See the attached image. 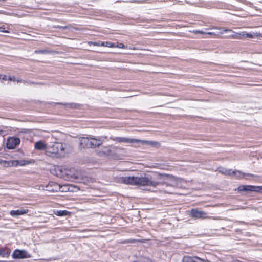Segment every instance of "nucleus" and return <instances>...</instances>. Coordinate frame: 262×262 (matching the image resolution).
<instances>
[{
	"instance_id": "f257e3e1",
	"label": "nucleus",
	"mask_w": 262,
	"mask_h": 262,
	"mask_svg": "<svg viewBox=\"0 0 262 262\" xmlns=\"http://www.w3.org/2000/svg\"><path fill=\"white\" fill-rule=\"evenodd\" d=\"M120 183H122L126 185H131L135 186H149L156 187L159 184V183L152 180L150 177H122L119 179L118 181Z\"/></svg>"
},
{
	"instance_id": "f03ea898",
	"label": "nucleus",
	"mask_w": 262,
	"mask_h": 262,
	"mask_svg": "<svg viewBox=\"0 0 262 262\" xmlns=\"http://www.w3.org/2000/svg\"><path fill=\"white\" fill-rule=\"evenodd\" d=\"M65 147L60 142H53L48 144L46 154L51 157H62L65 155Z\"/></svg>"
},
{
	"instance_id": "7ed1b4c3",
	"label": "nucleus",
	"mask_w": 262,
	"mask_h": 262,
	"mask_svg": "<svg viewBox=\"0 0 262 262\" xmlns=\"http://www.w3.org/2000/svg\"><path fill=\"white\" fill-rule=\"evenodd\" d=\"M190 216H191L192 218H194L195 219H208V218H211V217H209L207 215V213L204 211H203L202 210H200L196 208H193L191 209L189 211V213Z\"/></svg>"
},
{
	"instance_id": "20e7f679",
	"label": "nucleus",
	"mask_w": 262,
	"mask_h": 262,
	"mask_svg": "<svg viewBox=\"0 0 262 262\" xmlns=\"http://www.w3.org/2000/svg\"><path fill=\"white\" fill-rule=\"evenodd\" d=\"M110 139L117 142L125 143H136L138 141V139L124 137H114L112 136L110 137Z\"/></svg>"
},
{
	"instance_id": "39448f33",
	"label": "nucleus",
	"mask_w": 262,
	"mask_h": 262,
	"mask_svg": "<svg viewBox=\"0 0 262 262\" xmlns=\"http://www.w3.org/2000/svg\"><path fill=\"white\" fill-rule=\"evenodd\" d=\"M12 257L14 259H23L29 257L30 255L25 250L16 249L12 254Z\"/></svg>"
},
{
	"instance_id": "423d86ee",
	"label": "nucleus",
	"mask_w": 262,
	"mask_h": 262,
	"mask_svg": "<svg viewBox=\"0 0 262 262\" xmlns=\"http://www.w3.org/2000/svg\"><path fill=\"white\" fill-rule=\"evenodd\" d=\"M20 140L17 137H11L8 139L6 146L8 149H14L20 143Z\"/></svg>"
},
{
	"instance_id": "0eeeda50",
	"label": "nucleus",
	"mask_w": 262,
	"mask_h": 262,
	"mask_svg": "<svg viewBox=\"0 0 262 262\" xmlns=\"http://www.w3.org/2000/svg\"><path fill=\"white\" fill-rule=\"evenodd\" d=\"M62 188L57 183L51 182L45 186V190L50 192H58Z\"/></svg>"
},
{
	"instance_id": "6e6552de",
	"label": "nucleus",
	"mask_w": 262,
	"mask_h": 262,
	"mask_svg": "<svg viewBox=\"0 0 262 262\" xmlns=\"http://www.w3.org/2000/svg\"><path fill=\"white\" fill-rule=\"evenodd\" d=\"M79 145L81 149L90 148V136L89 137H82L79 138Z\"/></svg>"
},
{
	"instance_id": "1a4fd4ad",
	"label": "nucleus",
	"mask_w": 262,
	"mask_h": 262,
	"mask_svg": "<svg viewBox=\"0 0 262 262\" xmlns=\"http://www.w3.org/2000/svg\"><path fill=\"white\" fill-rule=\"evenodd\" d=\"M239 191H253L258 192L259 190V187L252 185H240L238 187Z\"/></svg>"
},
{
	"instance_id": "9d476101",
	"label": "nucleus",
	"mask_w": 262,
	"mask_h": 262,
	"mask_svg": "<svg viewBox=\"0 0 262 262\" xmlns=\"http://www.w3.org/2000/svg\"><path fill=\"white\" fill-rule=\"evenodd\" d=\"M183 262H210L208 260H205L198 257H191L185 256L183 258Z\"/></svg>"
},
{
	"instance_id": "9b49d317",
	"label": "nucleus",
	"mask_w": 262,
	"mask_h": 262,
	"mask_svg": "<svg viewBox=\"0 0 262 262\" xmlns=\"http://www.w3.org/2000/svg\"><path fill=\"white\" fill-rule=\"evenodd\" d=\"M0 164L4 167H16L17 162L14 160L6 161L1 159Z\"/></svg>"
},
{
	"instance_id": "f8f14e48",
	"label": "nucleus",
	"mask_w": 262,
	"mask_h": 262,
	"mask_svg": "<svg viewBox=\"0 0 262 262\" xmlns=\"http://www.w3.org/2000/svg\"><path fill=\"white\" fill-rule=\"evenodd\" d=\"M91 148H96L101 145L103 141L99 138H96L90 136Z\"/></svg>"
},
{
	"instance_id": "ddd939ff",
	"label": "nucleus",
	"mask_w": 262,
	"mask_h": 262,
	"mask_svg": "<svg viewBox=\"0 0 262 262\" xmlns=\"http://www.w3.org/2000/svg\"><path fill=\"white\" fill-rule=\"evenodd\" d=\"M48 144H46L43 141L40 140L36 142L34 144V148L36 149L42 150H45L46 153H47V149Z\"/></svg>"
},
{
	"instance_id": "4468645a",
	"label": "nucleus",
	"mask_w": 262,
	"mask_h": 262,
	"mask_svg": "<svg viewBox=\"0 0 262 262\" xmlns=\"http://www.w3.org/2000/svg\"><path fill=\"white\" fill-rule=\"evenodd\" d=\"M28 212V209L21 208L17 210H11L10 212V214L13 217H17L19 215L26 214Z\"/></svg>"
},
{
	"instance_id": "2eb2a0df",
	"label": "nucleus",
	"mask_w": 262,
	"mask_h": 262,
	"mask_svg": "<svg viewBox=\"0 0 262 262\" xmlns=\"http://www.w3.org/2000/svg\"><path fill=\"white\" fill-rule=\"evenodd\" d=\"M11 253V250L8 248H0V256L8 257Z\"/></svg>"
},
{
	"instance_id": "dca6fc26",
	"label": "nucleus",
	"mask_w": 262,
	"mask_h": 262,
	"mask_svg": "<svg viewBox=\"0 0 262 262\" xmlns=\"http://www.w3.org/2000/svg\"><path fill=\"white\" fill-rule=\"evenodd\" d=\"M138 143H141L143 144H146L147 145H150L152 146H156L157 145H159V143L157 142L152 141H148V140H139Z\"/></svg>"
},
{
	"instance_id": "f3484780",
	"label": "nucleus",
	"mask_w": 262,
	"mask_h": 262,
	"mask_svg": "<svg viewBox=\"0 0 262 262\" xmlns=\"http://www.w3.org/2000/svg\"><path fill=\"white\" fill-rule=\"evenodd\" d=\"M219 171L222 174L232 176V170L230 169H226L225 168L221 167L219 168Z\"/></svg>"
},
{
	"instance_id": "a211bd4d",
	"label": "nucleus",
	"mask_w": 262,
	"mask_h": 262,
	"mask_svg": "<svg viewBox=\"0 0 262 262\" xmlns=\"http://www.w3.org/2000/svg\"><path fill=\"white\" fill-rule=\"evenodd\" d=\"M246 174L243 173V172H242L241 171H238V170H232V176H235V177H236L237 178H243L244 177Z\"/></svg>"
},
{
	"instance_id": "6ab92c4d",
	"label": "nucleus",
	"mask_w": 262,
	"mask_h": 262,
	"mask_svg": "<svg viewBox=\"0 0 262 262\" xmlns=\"http://www.w3.org/2000/svg\"><path fill=\"white\" fill-rule=\"evenodd\" d=\"M14 161H16L17 162V166L20 165V166H25L28 164H31L32 162L30 160H14Z\"/></svg>"
},
{
	"instance_id": "aec40b11",
	"label": "nucleus",
	"mask_w": 262,
	"mask_h": 262,
	"mask_svg": "<svg viewBox=\"0 0 262 262\" xmlns=\"http://www.w3.org/2000/svg\"><path fill=\"white\" fill-rule=\"evenodd\" d=\"M101 46H104V47H111V48H115V46L114 45V43L106 41V42H102L101 43Z\"/></svg>"
},
{
	"instance_id": "412c9836",
	"label": "nucleus",
	"mask_w": 262,
	"mask_h": 262,
	"mask_svg": "<svg viewBox=\"0 0 262 262\" xmlns=\"http://www.w3.org/2000/svg\"><path fill=\"white\" fill-rule=\"evenodd\" d=\"M69 213V212L67 210H59L57 211L56 214L58 216H64L67 215Z\"/></svg>"
},
{
	"instance_id": "4be33fe9",
	"label": "nucleus",
	"mask_w": 262,
	"mask_h": 262,
	"mask_svg": "<svg viewBox=\"0 0 262 262\" xmlns=\"http://www.w3.org/2000/svg\"><path fill=\"white\" fill-rule=\"evenodd\" d=\"M231 36L233 38L235 39H242V32L240 33H234L233 34L231 35Z\"/></svg>"
},
{
	"instance_id": "5701e85b",
	"label": "nucleus",
	"mask_w": 262,
	"mask_h": 262,
	"mask_svg": "<svg viewBox=\"0 0 262 262\" xmlns=\"http://www.w3.org/2000/svg\"><path fill=\"white\" fill-rule=\"evenodd\" d=\"M242 36L243 37H248V38H253L254 36V34L252 33H247L246 32H242Z\"/></svg>"
},
{
	"instance_id": "b1692460",
	"label": "nucleus",
	"mask_w": 262,
	"mask_h": 262,
	"mask_svg": "<svg viewBox=\"0 0 262 262\" xmlns=\"http://www.w3.org/2000/svg\"><path fill=\"white\" fill-rule=\"evenodd\" d=\"M115 48H118L121 49H126V47L122 43L116 42L114 43Z\"/></svg>"
},
{
	"instance_id": "393cba45",
	"label": "nucleus",
	"mask_w": 262,
	"mask_h": 262,
	"mask_svg": "<svg viewBox=\"0 0 262 262\" xmlns=\"http://www.w3.org/2000/svg\"><path fill=\"white\" fill-rule=\"evenodd\" d=\"M8 27H6L5 25L2 26H0V33H9V31L7 30L6 29H8Z\"/></svg>"
},
{
	"instance_id": "a878e982",
	"label": "nucleus",
	"mask_w": 262,
	"mask_h": 262,
	"mask_svg": "<svg viewBox=\"0 0 262 262\" xmlns=\"http://www.w3.org/2000/svg\"><path fill=\"white\" fill-rule=\"evenodd\" d=\"M141 262H153L151 259L147 257H142Z\"/></svg>"
},
{
	"instance_id": "bb28decb",
	"label": "nucleus",
	"mask_w": 262,
	"mask_h": 262,
	"mask_svg": "<svg viewBox=\"0 0 262 262\" xmlns=\"http://www.w3.org/2000/svg\"><path fill=\"white\" fill-rule=\"evenodd\" d=\"M67 107L71 108H76V104L74 103H68L65 104Z\"/></svg>"
},
{
	"instance_id": "cd10ccee",
	"label": "nucleus",
	"mask_w": 262,
	"mask_h": 262,
	"mask_svg": "<svg viewBox=\"0 0 262 262\" xmlns=\"http://www.w3.org/2000/svg\"><path fill=\"white\" fill-rule=\"evenodd\" d=\"M62 188L60 189V191H69V188H67V186H64V187H62Z\"/></svg>"
},
{
	"instance_id": "c85d7f7f",
	"label": "nucleus",
	"mask_w": 262,
	"mask_h": 262,
	"mask_svg": "<svg viewBox=\"0 0 262 262\" xmlns=\"http://www.w3.org/2000/svg\"><path fill=\"white\" fill-rule=\"evenodd\" d=\"M68 27H69L67 26H57L55 27V28H57L64 29H67Z\"/></svg>"
},
{
	"instance_id": "c756f323",
	"label": "nucleus",
	"mask_w": 262,
	"mask_h": 262,
	"mask_svg": "<svg viewBox=\"0 0 262 262\" xmlns=\"http://www.w3.org/2000/svg\"><path fill=\"white\" fill-rule=\"evenodd\" d=\"M193 32L195 33H200V34H205V32H204L202 31H200V30H195V31H193Z\"/></svg>"
},
{
	"instance_id": "7c9ffc66",
	"label": "nucleus",
	"mask_w": 262,
	"mask_h": 262,
	"mask_svg": "<svg viewBox=\"0 0 262 262\" xmlns=\"http://www.w3.org/2000/svg\"><path fill=\"white\" fill-rule=\"evenodd\" d=\"M35 52L36 53H46L47 51L46 50H38V51H35Z\"/></svg>"
},
{
	"instance_id": "2f4dec72",
	"label": "nucleus",
	"mask_w": 262,
	"mask_h": 262,
	"mask_svg": "<svg viewBox=\"0 0 262 262\" xmlns=\"http://www.w3.org/2000/svg\"><path fill=\"white\" fill-rule=\"evenodd\" d=\"M90 43L93 44V45H94L95 46H101V43H98L96 42H91Z\"/></svg>"
},
{
	"instance_id": "473e14b6",
	"label": "nucleus",
	"mask_w": 262,
	"mask_h": 262,
	"mask_svg": "<svg viewBox=\"0 0 262 262\" xmlns=\"http://www.w3.org/2000/svg\"><path fill=\"white\" fill-rule=\"evenodd\" d=\"M9 80H10V81H15V77H9Z\"/></svg>"
},
{
	"instance_id": "72a5a7b5",
	"label": "nucleus",
	"mask_w": 262,
	"mask_h": 262,
	"mask_svg": "<svg viewBox=\"0 0 262 262\" xmlns=\"http://www.w3.org/2000/svg\"><path fill=\"white\" fill-rule=\"evenodd\" d=\"M185 3H187V4H189L190 5H193V3L191 2L190 1H187L186 0L185 1Z\"/></svg>"
},
{
	"instance_id": "f704fd0d",
	"label": "nucleus",
	"mask_w": 262,
	"mask_h": 262,
	"mask_svg": "<svg viewBox=\"0 0 262 262\" xmlns=\"http://www.w3.org/2000/svg\"><path fill=\"white\" fill-rule=\"evenodd\" d=\"M224 31L225 32H233V31L231 30H230V29H225L224 30Z\"/></svg>"
},
{
	"instance_id": "c9c22d12",
	"label": "nucleus",
	"mask_w": 262,
	"mask_h": 262,
	"mask_svg": "<svg viewBox=\"0 0 262 262\" xmlns=\"http://www.w3.org/2000/svg\"><path fill=\"white\" fill-rule=\"evenodd\" d=\"M2 78L3 80H7V76L4 75Z\"/></svg>"
},
{
	"instance_id": "e433bc0d",
	"label": "nucleus",
	"mask_w": 262,
	"mask_h": 262,
	"mask_svg": "<svg viewBox=\"0 0 262 262\" xmlns=\"http://www.w3.org/2000/svg\"><path fill=\"white\" fill-rule=\"evenodd\" d=\"M256 187H259V190L258 192H262V186H256Z\"/></svg>"
},
{
	"instance_id": "4c0bfd02",
	"label": "nucleus",
	"mask_w": 262,
	"mask_h": 262,
	"mask_svg": "<svg viewBox=\"0 0 262 262\" xmlns=\"http://www.w3.org/2000/svg\"><path fill=\"white\" fill-rule=\"evenodd\" d=\"M212 34H213V33L210 32H205V34H209V35H211Z\"/></svg>"
},
{
	"instance_id": "58836bf2",
	"label": "nucleus",
	"mask_w": 262,
	"mask_h": 262,
	"mask_svg": "<svg viewBox=\"0 0 262 262\" xmlns=\"http://www.w3.org/2000/svg\"><path fill=\"white\" fill-rule=\"evenodd\" d=\"M17 83H18V82H21V80H19V79H18V80H17Z\"/></svg>"
},
{
	"instance_id": "ea45409f",
	"label": "nucleus",
	"mask_w": 262,
	"mask_h": 262,
	"mask_svg": "<svg viewBox=\"0 0 262 262\" xmlns=\"http://www.w3.org/2000/svg\"><path fill=\"white\" fill-rule=\"evenodd\" d=\"M134 242V240H130V241H128V242Z\"/></svg>"
},
{
	"instance_id": "a19ab883",
	"label": "nucleus",
	"mask_w": 262,
	"mask_h": 262,
	"mask_svg": "<svg viewBox=\"0 0 262 262\" xmlns=\"http://www.w3.org/2000/svg\"><path fill=\"white\" fill-rule=\"evenodd\" d=\"M2 75H0V79L2 78Z\"/></svg>"
},
{
	"instance_id": "79ce46f5",
	"label": "nucleus",
	"mask_w": 262,
	"mask_h": 262,
	"mask_svg": "<svg viewBox=\"0 0 262 262\" xmlns=\"http://www.w3.org/2000/svg\"><path fill=\"white\" fill-rule=\"evenodd\" d=\"M247 175H248V176H252V174H247Z\"/></svg>"
},
{
	"instance_id": "37998d69",
	"label": "nucleus",
	"mask_w": 262,
	"mask_h": 262,
	"mask_svg": "<svg viewBox=\"0 0 262 262\" xmlns=\"http://www.w3.org/2000/svg\"><path fill=\"white\" fill-rule=\"evenodd\" d=\"M179 2H181V0H178Z\"/></svg>"
},
{
	"instance_id": "c03bdc74",
	"label": "nucleus",
	"mask_w": 262,
	"mask_h": 262,
	"mask_svg": "<svg viewBox=\"0 0 262 262\" xmlns=\"http://www.w3.org/2000/svg\"><path fill=\"white\" fill-rule=\"evenodd\" d=\"M179 2H181V0H178Z\"/></svg>"
},
{
	"instance_id": "a18cd8bd",
	"label": "nucleus",
	"mask_w": 262,
	"mask_h": 262,
	"mask_svg": "<svg viewBox=\"0 0 262 262\" xmlns=\"http://www.w3.org/2000/svg\"><path fill=\"white\" fill-rule=\"evenodd\" d=\"M5 262H9V261H5Z\"/></svg>"
}]
</instances>
